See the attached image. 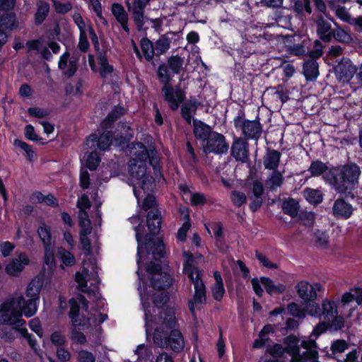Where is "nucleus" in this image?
I'll return each instance as SVG.
<instances>
[{"label": "nucleus", "mask_w": 362, "mask_h": 362, "mask_svg": "<svg viewBox=\"0 0 362 362\" xmlns=\"http://www.w3.org/2000/svg\"><path fill=\"white\" fill-rule=\"evenodd\" d=\"M41 284L39 280L33 279L26 289L25 300L21 293H14L13 296L3 303L0 307V317L4 323L21 327L25 324L22 318L23 313L29 317L37 312L36 301L39 299Z\"/></svg>", "instance_id": "f257e3e1"}, {"label": "nucleus", "mask_w": 362, "mask_h": 362, "mask_svg": "<svg viewBox=\"0 0 362 362\" xmlns=\"http://www.w3.org/2000/svg\"><path fill=\"white\" fill-rule=\"evenodd\" d=\"M184 59L178 55L171 56L168 59L166 64H160L157 71L160 82L163 84L161 93L164 100L168 103L173 111L178 109L180 104L185 99V93L180 86L175 88L170 84L172 76L170 69L173 74H179L183 69Z\"/></svg>", "instance_id": "f03ea898"}, {"label": "nucleus", "mask_w": 362, "mask_h": 362, "mask_svg": "<svg viewBox=\"0 0 362 362\" xmlns=\"http://www.w3.org/2000/svg\"><path fill=\"white\" fill-rule=\"evenodd\" d=\"M160 318L162 327L155 329L153 342L160 348L170 346L175 352H180L185 346V341L180 331L175 329L177 322L174 311L165 309L160 313Z\"/></svg>", "instance_id": "7ed1b4c3"}, {"label": "nucleus", "mask_w": 362, "mask_h": 362, "mask_svg": "<svg viewBox=\"0 0 362 362\" xmlns=\"http://www.w3.org/2000/svg\"><path fill=\"white\" fill-rule=\"evenodd\" d=\"M360 167L349 163L340 167L333 168L324 175V180L340 194L350 193L358 184L361 175Z\"/></svg>", "instance_id": "20e7f679"}, {"label": "nucleus", "mask_w": 362, "mask_h": 362, "mask_svg": "<svg viewBox=\"0 0 362 362\" xmlns=\"http://www.w3.org/2000/svg\"><path fill=\"white\" fill-rule=\"evenodd\" d=\"M183 257L185 259L183 272L194 288L193 298L188 302L189 308L191 313H194L196 305L205 304L206 301V287L202 280L203 272L193 265L192 254L184 252Z\"/></svg>", "instance_id": "39448f33"}, {"label": "nucleus", "mask_w": 362, "mask_h": 362, "mask_svg": "<svg viewBox=\"0 0 362 362\" xmlns=\"http://www.w3.org/2000/svg\"><path fill=\"white\" fill-rule=\"evenodd\" d=\"M146 223L150 234H147L146 236L145 248L148 253L152 254L154 259L159 260L164 257L165 245L161 238L152 237L158 233L160 229V214L158 210L148 213Z\"/></svg>", "instance_id": "423d86ee"}, {"label": "nucleus", "mask_w": 362, "mask_h": 362, "mask_svg": "<svg viewBox=\"0 0 362 362\" xmlns=\"http://www.w3.org/2000/svg\"><path fill=\"white\" fill-rule=\"evenodd\" d=\"M286 352L291 356V362H308V358L318 356L315 339H308L302 341L300 345L305 351L300 352L298 346L299 339L294 335H289L284 339Z\"/></svg>", "instance_id": "0eeeda50"}, {"label": "nucleus", "mask_w": 362, "mask_h": 362, "mask_svg": "<svg viewBox=\"0 0 362 362\" xmlns=\"http://www.w3.org/2000/svg\"><path fill=\"white\" fill-rule=\"evenodd\" d=\"M69 304L71 306L69 311V317L71 319L72 325L74 328L71 331L70 336L71 339L74 343L78 344H85L86 342V337L83 333L77 330L78 329H86L88 328L93 325H95V319L90 317H86L82 315L81 317L78 316V306L76 303V300L73 299L69 300Z\"/></svg>", "instance_id": "6e6552de"}, {"label": "nucleus", "mask_w": 362, "mask_h": 362, "mask_svg": "<svg viewBox=\"0 0 362 362\" xmlns=\"http://www.w3.org/2000/svg\"><path fill=\"white\" fill-rule=\"evenodd\" d=\"M129 173L133 179H136L139 187H134V194L139 202L141 192L139 188L146 193L152 185V177L146 175V165L143 163H137L136 158H132L129 162Z\"/></svg>", "instance_id": "1a4fd4ad"}, {"label": "nucleus", "mask_w": 362, "mask_h": 362, "mask_svg": "<svg viewBox=\"0 0 362 362\" xmlns=\"http://www.w3.org/2000/svg\"><path fill=\"white\" fill-rule=\"evenodd\" d=\"M295 289L298 296L308 303L317 299V292L322 291V286L320 283L311 284L306 281H300L295 286Z\"/></svg>", "instance_id": "9d476101"}, {"label": "nucleus", "mask_w": 362, "mask_h": 362, "mask_svg": "<svg viewBox=\"0 0 362 362\" xmlns=\"http://www.w3.org/2000/svg\"><path fill=\"white\" fill-rule=\"evenodd\" d=\"M314 43L315 49L309 52L311 59L305 62L303 65V74L306 79L310 81L316 78L319 74L318 64L315 59L321 57L323 53L320 42L315 40Z\"/></svg>", "instance_id": "9b49d317"}, {"label": "nucleus", "mask_w": 362, "mask_h": 362, "mask_svg": "<svg viewBox=\"0 0 362 362\" xmlns=\"http://www.w3.org/2000/svg\"><path fill=\"white\" fill-rule=\"evenodd\" d=\"M228 148L229 146L226 141L224 136L215 132L206 140V143L204 146V151L206 153L223 154L227 153Z\"/></svg>", "instance_id": "f8f14e48"}, {"label": "nucleus", "mask_w": 362, "mask_h": 362, "mask_svg": "<svg viewBox=\"0 0 362 362\" xmlns=\"http://www.w3.org/2000/svg\"><path fill=\"white\" fill-rule=\"evenodd\" d=\"M313 21L315 25V31L320 40L325 42L331 41V35L334 30L332 28L331 21L326 19L322 14L313 15Z\"/></svg>", "instance_id": "ddd939ff"}, {"label": "nucleus", "mask_w": 362, "mask_h": 362, "mask_svg": "<svg viewBox=\"0 0 362 362\" xmlns=\"http://www.w3.org/2000/svg\"><path fill=\"white\" fill-rule=\"evenodd\" d=\"M356 67L353 65L350 59L343 58L337 65L334 66L336 77L344 83L349 82L356 72Z\"/></svg>", "instance_id": "4468645a"}, {"label": "nucleus", "mask_w": 362, "mask_h": 362, "mask_svg": "<svg viewBox=\"0 0 362 362\" xmlns=\"http://www.w3.org/2000/svg\"><path fill=\"white\" fill-rule=\"evenodd\" d=\"M235 126L240 127L243 134L247 139L257 140L262 134V127L257 120L238 119L235 121Z\"/></svg>", "instance_id": "2eb2a0df"}, {"label": "nucleus", "mask_w": 362, "mask_h": 362, "mask_svg": "<svg viewBox=\"0 0 362 362\" xmlns=\"http://www.w3.org/2000/svg\"><path fill=\"white\" fill-rule=\"evenodd\" d=\"M91 271L88 267H83L82 274L76 273V281L78 284V288L81 291L87 293L89 296L90 293L89 289L87 288V281L93 278V279H98V267L94 262H90Z\"/></svg>", "instance_id": "dca6fc26"}, {"label": "nucleus", "mask_w": 362, "mask_h": 362, "mask_svg": "<svg viewBox=\"0 0 362 362\" xmlns=\"http://www.w3.org/2000/svg\"><path fill=\"white\" fill-rule=\"evenodd\" d=\"M231 155L238 161L246 163L249 159V144L241 137L235 138L231 146Z\"/></svg>", "instance_id": "f3484780"}, {"label": "nucleus", "mask_w": 362, "mask_h": 362, "mask_svg": "<svg viewBox=\"0 0 362 362\" xmlns=\"http://www.w3.org/2000/svg\"><path fill=\"white\" fill-rule=\"evenodd\" d=\"M151 0H136L132 8V18L139 31L143 29L145 23L144 8Z\"/></svg>", "instance_id": "a211bd4d"}, {"label": "nucleus", "mask_w": 362, "mask_h": 362, "mask_svg": "<svg viewBox=\"0 0 362 362\" xmlns=\"http://www.w3.org/2000/svg\"><path fill=\"white\" fill-rule=\"evenodd\" d=\"M112 134L110 132H104L98 138L96 134H91L86 140L85 145L87 148H93L95 146V143L98 147L102 150H107L112 143Z\"/></svg>", "instance_id": "6ab92c4d"}, {"label": "nucleus", "mask_w": 362, "mask_h": 362, "mask_svg": "<svg viewBox=\"0 0 362 362\" xmlns=\"http://www.w3.org/2000/svg\"><path fill=\"white\" fill-rule=\"evenodd\" d=\"M29 264L26 254L21 253L18 258H13L6 266V272L10 276H17L24 269L25 265Z\"/></svg>", "instance_id": "aec40b11"}, {"label": "nucleus", "mask_w": 362, "mask_h": 362, "mask_svg": "<svg viewBox=\"0 0 362 362\" xmlns=\"http://www.w3.org/2000/svg\"><path fill=\"white\" fill-rule=\"evenodd\" d=\"M266 96H269L271 102L276 105H282L289 99L287 90L281 86L268 88L266 91Z\"/></svg>", "instance_id": "412c9836"}, {"label": "nucleus", "mask_w": 362, "mask_h": 362, "mask_svg": "<svg viewBox=\"0 0 362 362\" xmlns=\"http://www.w3.org/2000/svg\"><path fill=\"white\" fill-rule=\"evenodd\" d=\"M111 11L123 30L129 33V28L127 24L129 17L123 6L119 3H114L112 4Z\"/></svg>", "instance_id": "4be33fe9"}, {"label": "nucleus", "mask_w": 362, "mask_h": 362, "mask_svg": "<svg viewBox=\"0 0 362 362\" xmlns=\"http://www.w3.org/2000/svg\"><path fill=\"white\" fill-rule=\"evenodd\" d=\"M173 279L171 276L165 272L156 274L151 277V286L156 290L164 291L169 288L172 284Z\"/></svg>", "instance_id": "5701e85b"}, {"label": "nucleus", "mask_w": 362, "mask_h": 362, "mask_svg": "<svg viewBox=\"0 0 362 362\" xmlns=\"http://www.w3.org/2000/svg\"><path fill=\"white\" fill-rule=\"evenodd\" d=\"M129 221L132 224L135 225L134 229L136 233V239L138 243L137 255L139 257V259L137 260V262L139 264L141 261V236L144 229V226L141 225L143 218L139 214H137L130 217Z\"/></svg>", "instance_id": "b1692460"}, {"label": "nucleus", "mask_w": 362, "mask_h": 362, "mask_svg": "<svg viewBox=\"0 0 362 362\" xmlns=\"http://www.w3.org/2000/svg\"><path fill=\"white\" fill-rule=\"evenodd\" d=\"M281 154L274 149H267L263 158V165L265 169L276 170L279 167Z\"/></svg>", "instance_id": "393cba45"}, {"label": "nucleus", "mask_w": 362, "mask_h": 362, "mask_svg": "<svg viewBox=\"0 0 362 362\" xmlns=\"http://www.w3.org/2000/svg\"><path fill=\"white\" fill-rule=\"evenodd\" d=\"M333 214L337 217L348 218L352 214L353 209L351 205L346 203L344 199H337L332 208Z\"/></svg>", "instance_id": "a878e982"}, {"label": "nucleus", "mask_w": 362, "mask_h": 362, "mask_svg": "<svg viewBox=\"0 0 362 362\" xmlns=\"http://www.w3.org/2000/svg\"><path fill=\"white\" fill-rule=\"evenodd\" d=\"M335 28H334L331 39L334 37L336 41L344 43L350 44L353 41V38L348 29L343 28L337 23H334Z\"/></svg>", "instance_id": "bb28decb"}, {"label": "nucleus", "mask_w": 362, "mask_h": 362, "mask_svg": "<svg viewBox=\"0 0 362 362\" xmlns=\"http://www.w3.org/2000/svg\"><path fill=\"white\" fill-rule=\"evenodd\" d=\"M193 124L194 134L195 137L198 139L206 141L214 132L209 125H206L201 121L194 120Z\"/></svg>", "instance_id": "cd10ccee"}, {"label": "nucleus", "mask_w": 362, "mask_h": 362, "mask_svg": "<svg viewBox=\"0 0 362 362\" xmlns=\"http://www.w3.org/2000/svg\"><path fill=\"white\" fill-rule=\"evenodd\" d=\"M283 174L278 170H274L266 179L265 187L268 190L276 191L284 182Z\"/></svg>", "instance_id": "c85d7f7f"}, {"label": "nucleus", "mask_w": 362, "mask_h": 362, "mask_svg": "<svg viewBox=\"0 0 362 362\" xmlns=\"http://www.w3.org/2000/svg\"><path fill=\"white\" fill-rule=\"evenodd\" d=\"M338 314L337 308L335 303L324 300L321 304V317L322 316L324 320L330 322Z\"/></svg>", "instance_id": "c756f323"}, {"label": "nucleus", "mask_w": 362, "mask_h": 362, "mask_svg": "<svg viewBox=\"0 0 362 362\" xmlns=\"http://www.w3.org/2000/svg\"><path fill=\"white\" fill-rule=\"evenodd\" d=\"M284 8L291 9L299 15L303 14L304 11L309 14L312 13L310 0H296L293 4H287Z\"/></svg>", "instance_id": "7c9ffc66"}, {"label": "nucleus", "mask_w": 362, "mask_h": 362, "mask_svg": "<svg viewBox=\"0 0 362 362\" xmlns=\"http://www.w3.org/2000/svg\"><path fill=\"white\" fill-rule=\"evenodd\" d=\"M17 28L16 16L13 13H4L0 16V30H11Z\"/></svg>", "instance_id": "2f4dec72"}, {"label": "nucleus", "mask_w": 362, "mask_h": 362, "mask_svg": "<svg viewBox=\"0 0 362 362\" xmlns=\"http://www.w3.org/2000/svg\"><path fill=\"white\" fill-rule=\"evenodd\" d=\"M124 109L121 106L115 107L108 114L106 118L102 122L101 126L103 129H108L112 124L124 114Z\"/></svg>", "instance_id": "473e14b6"}, {"label": "nucleus", "mask_w": 362, "mask_h": 362, "mask_svg": "<svg viewBox=\"0 0 362 362\" xmlns=\"http://www.w3.org/2000/svg\"><path fill=\"white\" fill-rule=\"evenodd\" d=\"M303 196L305 199L313 204H319L322 202L323 194L319 189L306 188L303 191Z\"/></svg>", "instance_id": "72a5a7b5"}, {"label": "nucleus", "mask_w": 362, "mask_h": 362, "mask_svg": "<svg viewBox=\"0 0 362 362\" xmlns=\"http://www.w3.org/2000/svg\"><path fill=\"white\" fill-rule=\"evenodd\" d=\"M260 281L264 286L267 292L270 295L278 293H281L285 291L286 288L282 284L275 285L272 279L267 277H262Z\"/></svg>", "instance_id": "f704fd0d"}, {"label": "nucleus", "mask_w": 362, "mask_h": 362, "mask_svg": "<svg viewBox=\"0 0 362 362\" xmlns=\"http://www.w3.org/2000/svg\"><path fill=\"white\" fill-rule=\"evenodd\" d=\"M98 61L100 66V74L102 77L105 78L106 76L113 71V67L108 64L106 54L103 52H99L98 54Z\"/></svg>", "instance_id": "c9c22d12"}, {"label": "nucleus", "mask_w": 362, "mask_h": 362, "mask_svg": "<svg viewBox=\"0 0 362 362\" xmlns=\"http://www.w3.org/2000/svg\"><path fill=\"white\" fill-rule=\"evenodd\" d=\"M314 243L315 245L321 249H326L329 245V238L328 234L323 230H317L314 233Z\"/></svg>", "instance_id": "e433bc0d"}, {"label": "nucleus", "mask_w": 362, "mask_h": 362, "mask_svg": "<svg viewBox=\"0 0 362 362\" xmlns=\"http://www.w3.org/2000/svg\"><path fill=\"white\" fill-rule=\"evenodd\" d=\"M299 207L298 202L291 198L285 200L282 204L284 212L291 217H296L298 215Z\"/></svg>", "instance_id": "4c0bfd02"}, {"label": "nucleus", "mask_w": 362, "mask_h": 362, "mask_svg": "<svg viewBox=\"0 0 362 362\" xmlns=\"http://www.w3.org/2000/svg\"><path fill=\"white\" fill-rule=\"evenodd\" d=\"M141 48L145 59L150 62L153 59L156 54L155 45L148 38H142L141 40Z\"/></svg>", "instance_id": "58836bf2"}, {"label": "nucleus", "mask_w": 362, "mask_h": 362, "mask_svg": "<svg viewBox=\"0 0 362 362\" xmlns=\"http://www.w3.org/2000/svg\"><path fill=\"white\" fill-rule=\"evenodd\" d=\"M170 47V39L167 35H162L155 42V50L156 55H161L165 53Z\"/></svg>", "instance_id": "ea45409f"}, {"label": "nucleus", "mask_w": 362, "mask_h": 362, "mask_svg": "<svg viewBox=\"0 0 362 362\" xmlns=\"http://www.w3.org/2000/svg\"><path fill=\"white\" fill-rule=\"evenodd\" d=\"M37 234L44 247L52 246V235L50 228L45 223H42L37 229Z\"/></svg>", "instance_id": "a19ab883"}, {"label": "nucleus", "mask_w": 362, "mask_h": 362, "mask_svg": "<svg viewBox=\"0 0 362 362\" xmlns=\"http://www.w3.org/2000/svg\"><path fill=\"white\" fill-rule=\"evenodd\" d=\"M286 310L289 315L298 320H304L305 318V310L304 308L295 303L291 302L287 305Z\"/></svg>", "instance_id": "79ce46f5"}, {"label": "nucleus", "mask_w": 362, "mask_h": 362, "mask_svg": "<svg viewBox=\"0 0 362 362\" xmlns=\"http://www.w3.org/2000/svg\"><path fill=\"white\" fill-rule=\"evenodd\" d=\"M308 171L312 176L317 177L323 174V175L329 171L327 165L322 161H313L310 164Z\"/></svg>", "instance_id": "37998d69"}, {"label": "nucleus", "mask_w": 362, "mask_h": 362, "mask_svg": "<svg viewBox=\"0 0 362 362\" xmlns=\"http://www.w3.org/2000/svg\"><path fill=\"white\" fill-rule=\"evenodd\" d=\"M136 146L135 148H138V150L134 153V157L132 158H136L137 163L146 164V161L149 157L147 148L141 143H137Z\"/></svg>", "instance_id": "c03bdc74"}, {"label": "nucleus", "mask_w": 362, "mask_h": 362, "mask_svg": "<svg viewBox=\"0 0 362 362\" xmlns=\"http://www.w3.org/2000/svg\"><path fill=\"white\" fill-rule=\"evenodd\" d=\"M117 130L120 131L121 135L119 138V143H125L129 141L133 137L132 129L129 126L125 123H119L117 125Z\"/></svg>", "instance_id": "a18cd8bd"}, {"label": "nucleus", "mask_w": 362, "mask_h": 362, "mask_svg": "<svg viewBox=\"0 0 362 362\" xmlns=\"http://www.w3.org/2000/svg\"><path fill=\"white\" fill-rule=\"evenodd\" d=\"M49 10V4L47 3H40L38 4L37 10L35 13V23L40 24L45 19Z\"/></svg>", "instance_id": "49530a36"}, {"label": "nucleus", "mask_w": 362, "mask_h": 362, "mask_svg": "<svg viewBox=\"0 0 362 362\" xmlns=\"http://www.w3.org/2000/svg\"><path fill=\"white\" fill-rule=\"evenodd\" d=\"M230 199L235 206L240 207L247 202V196L243 192L233 190L230 192Z\"/></svg>", "instance_id": "de8ad7c7"}, {"label": "nucleus", "mask_w": 362, "mask_h": 362, "mask_svg": "<svg viewBox=\"0 0 362 362\" xmlns=\"http://www.w3.org/2000/svg\"><path fill=\"white\" fill-rule=\"evenodd\" d=\"M305 304L304 310H305V315L308 314L313 317H321V307L317 303L313 301Z\"/></svg>", "instance_id": "09e8293b"}, {"label": "nucleus", "mask_w": 362, "mask_h": 362, "mask_svg": "<svg viewBox=\"0 0 362 362\" xmlns=\"http://www.w3.org/2000/svg\"><path fill=\"white\" fill-rule=\"evenodd\" d=\"M135 354L138 356V360H147L151 359L153 353L151 349L144 344H141L137 346L135 351Z\"/></svg>", "instance_id": "8fccbe9b"}, {"label": "nucleus", "mask_w": 362, "mask_h": 362, "mask_svg": "<svg viewBox=\"0 0 362 362\" xmlns=\"http://www.w3.org/2000/svg\"><path fill=\"white\" fill-rule=\"evenodd\" d=\"M57 255L60 257L62 262L66 266H71L75 262L74 257L64 249H59Z\"/></svg>", "instance_id": "3c124183"}, {"label": "nucleus", "mask_w": 362, "mask_h": 362, "mask_svg": "<svg viewBox=\"0 0 362 362\" xmlns=\"http://www.w3.org/2000/svg\"><path fill=\"white\" fill-rule=\"evenodd\" d=\"M196 108L192 105L185 104L182 106L181 114L182 117L188 124L191 123L192 115L195 112Z\"/></svg>", "instance_id": "603ef678"}, {"label": "nucleus", "mask_w": 362, "mask_h": 362, "mask_svg": "<svg viewBox=\"0 0 362 362\" xmlns=\"http://www.w3.org/2000/svg\"><path fill=\"white\" fill-rule=\"evenodd\" d=\"M100 162V158L97 152H91L86 160V165L90 170H95Z\"/></svg>", "instance_id": "864d4df0"}, {"label": "nucleus", "mask_w": 362, "mask_h": 362, "mask_svg": "<svg viewBox=\"0 0 362 362\" xmlns=\"http://www.w3.org/2000/svg\"><path fill=\"white\" fill-rule=\"evenodd\" d=\"M16 328L4 327L0 330V337L6 342H11L15 339Z\"/></svg>", "instance_id": "5fc2aeb1"}, {"label": "nucleus", "mask_w": 362, "mask_h": 362, "mask_svg": "<svg viewBox=\"0 0 362 362\" xmlns=\"http://www.w3.org/2000/svg\"><path fill=\"white\" fill-rule=\"evenodd\" d=\"M89 2L97 15V16L101 20L103 23L107 25V21L106 19L103 16V10H102V6L99 0H89Z\"/></svg>", "instance_id": "6e6d98bb"}, {"label": "nucleus", "mask_w": 362, "mask_h": 362, "mask_svg": "<svg viewBox=\"0 0 362 362\" xmlns=\"http://www.w3.org/2000/svg\"><path fill=\"white\" fill-rule=\"evenodd\" d=\"M78 362H95V356L90 351L81 350L78 352Z\"/></svg>", "instance_id": "4d7b16f0"}, {"label": "nucleus", "mask_w": 362, "mask_h": 362, "mask_svg": "<svg viewBox=\"0 0 362 362\" xmlns=\"http://www.w3.org/2000/svg\"><path fill=\"white\" fill-rule=\"evenodd\" d=\"M348 348V344L344 340H337L333 342L331 349L333 354H341Z\"/></svg>", "instance_id": "13d9d810"}, {"label": "nucleus", "mask_w": 362, "mask_h": 362, "mask_svg": "<svg viewBox=\"0 0 362 362\" xmlns=\"http://www.w3.org/2000/svg\"><path fill=\"white\" fill-rule=\"evenodd\" d=\"M335 15L341 21L348 23L349 24L352 17L344 6H340L339 8H336Z\"/></svg>", "instance_id": "bf43d9fd"}, {"label": "nucleus", "mask_w": 362, "mask_h": 362, "mask_svg": "<svg viewBox=\"0 0 362 362\" xmlns=\"http://www.w3.org/2000/svg\"><path fill=\"white\" fill-rule=\"evenodd\" d=\"M224 293L223 284H215L212 287L213 297L217 301H220L223 298Z\"/></svg>", "instance_id": "052dcab7"}, {"label": "nucleus", "mask_w": 362, "mask_h": 362, "mask_svg": "<svg viewBox=\"0 0 362 362\" xmlns=\"http://www.w3.org/2000/svg\"><path fill=\"white\" fill-rule=\"evenodd\" d=\"M50 340L54 345L58 347L64 346L66 342L65 337L59 332H53L50 336Z\"/></svg>", "instance_id": "680f3d73"}, {"label": "nucleus", "mask_w": 362, "mask_h": 362, "mask_svg": "<svg viewBox=\"0 0 362 362\" xmlns=\"http://www.w3.org/2000/svg\"><path fill=\"white\" fill-rule=\"evenodd\" d=\"M255 257L265 267L269 269H276L278 267L277 264L271 262L265 255L258 251L255 252Z\"/></svg>", "instance_id": "e2e57ef3"}, {"label": "nucleus", "mask_w": 362, "mask_h": 362, "mask_svg": "<svg viewBox=\"0 0 362 362\" xmlns=\"http://www.w3.org/2000/svg\"><path fill=\"white\" fill-rule=\"evenodd\" d=\"M288 51L291 54L296 56H300L305 54L306 50L305 48V41H303L300 44L289 46Z\"/></svg>", "instance_id": "0e129e2a"}, {"label": "nucleus", "mask_w": 362, "mask_h": 362, "mask_svg": "<svg viewBox=\"0 0 362 362\" xmlns=\"http://www.w3.org/2000/svg\"><path fill=\"white\" fill-rule=\"evenodd\" d=\"M57 357L61 362H67L71 358V353L62 346L57 348Z\"/></svg>", "instance_id": "69168bd1"}, {"label": "nucleus", "mask_w": 362, "mask_h": 362, "mask_svg": "<svg viewBox=\"0 0 362 362\" xmlns=\"http://www.w3.org/2000/svg\"><path fill=\"white\" fill-rule=\"evenodd\" d=\"M264 187L263 184L259 180H255L252 183L251 191L253 194V197H262L264 193Z\"/></svg>", "instance_id": "338daca9"}, {"label": "nucleus", "mask_w": 362, "mask_h": 362, "mask_svg": "<svg viewBox=\"0 0 362 362\" xmlns=\"http://www.w3.org/2000/svg\"><path fill=\"white\" fill-rule=\"evenodd\" d=\"M168 297L164 292H161L158 295H154L153 302L157 308L163 307L168 301Z\"/></svg>", "instance_id": "774afa93"}]
</instances>
